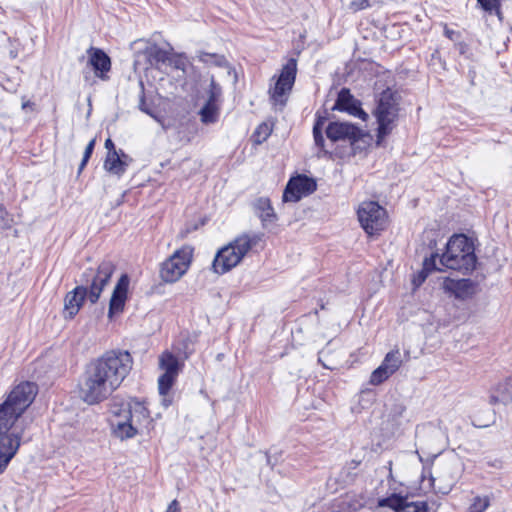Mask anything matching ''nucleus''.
Wrapping results in <instances>:
<instances>
[{
	"mask_svg": "<svg viewBox=\"0 0 512 512\" xmlns=\"http://www.w3.org/2000/svg\"><path fill=\"white\" fill-rule=\"evenodd\" d=\"M129 352L111 350L93 361L85 372L80 392L89 405L106 400L116 391L132 369Z\"/></svg>",
	"mask_w": 512,
	"mask_h": 512,
	"instance_id": "nucleus-1",
	"label": "nucleus"
},
{
	"mask_svg": "<svg viewBox=\"0 0 512 512\" xmlns=\"http://www.w3.org/2000/svg\"><path fill=\"white\" fill-rule=\"evenodd\" d=\"M109 412L112 435L121 441L142 434L151 423L150 412L145 403L135 398L113 399Z\"/></svg>",
	"mask_w": 512,
	"mask_h": 512,
	"instance_id": "nucleus-2",
	"label": "nucleus"
},
{
	"mask_svg": "<svg viewBox=\"0 0 512 512\" xmlns=\"http://www.w3.org/2000/svg\"><path fill=\"white\" fill-rule=\"evenodd\" d=\"M114 271L115 265L110 260H103L97 269L85 270L82 274L83 285L70 291L64 299L65 317L73 318L79 312L86 297L95 304Z\"/></svg>",
	"mask_w": 512,
	"mask_h": 512,
	"instance_id": "nucleus-3",
	"label": "nucleus"
},
{
	"mask_svg": "<svg viewBox=\"0 0 512 512\" xmlns=\"http://www.w3.org/2000/svg\"><path fill=\"white\" fill-rule=\"evenodd\" d=\"M262 234L244 233L228 245L221 248L215 255L212 269L217 274H224L236 267L244 256L262 240Z\"/></svg>",
	"mask_w": 512,
	"mask_h": 512,
	"instance_id": "nucleus-4",
	"label": "nucleus"
},
{
	"mask_svg": "<svg viewBox=\"0 0 512 512\" xmlns=\"http://www.w3.org/2000/svg\"><path fill=\"white\" fill-rule=\"evenodd\" d=\"M476 241V237L463 233L450 236V270L458 271L463 275L473 272L477 264Z\"/></svg>",
	"mask_w": 512,
	"mask_h": 512,
	"instance_id": "nucleus-5",
	"label": "nucleus"
},
{
	"mask_svg": "<svg viewBox=\"0 0 512 512\" xmlns=\"http://www.w3.org/2000/svg\"><path fill=\"white\" fill-rule=\"evenodd\" d=\"M398 98L391 89L384 90L378 100L375 110V117L378 123L377 145H380L384 138L391 133L398 118Z\"/></svg>",
	"mask_w": 512,
	"mask_h": 512,
	"instance_id": "nucleus-6",
	"label": "nucleus"
},
{
	"mask_svg": "<svg viewBox=\"0 0 512 512\" xmlns=\"http://www.w3.org/2000/svg\"><path fill=\"white\" fill-rule=\"evenodd\" d=\"M456 414L467 415L476 428H486L495 423V411L486 407L485 401L474 397H466L454 404Z\"/></svg>",
	"mask_w": 512,
	"mask_h": 512,
	"instance_id": "nucleus-7",
	"label": "nucleus"
},
{
	"mask_svg": "<svg viewBox=\"0 0 512 512\" xmlns=\"http://www.w3.org/2000/svg\"><path fill=\"white\" fill-rule=\"evenodd\" d=\"M193 257V248L185 245L176 250L162 263L160 276L166 283L178 281L188 270Z\"/></svg>",
	"mask_w": 512,
	"mask_h": 512,
	"instance_id": "nucleus-8",
	"label": "nucleus"
},
{
	"mask_svg": "<svg viewBox=\"0 0 512 512\" xmlns=\"http://www.w3.org/2000/svg\"><path fill=\"white\" fill-rule=\"evenodd\" d=\"M357 215L361 227L369 236L379 234L386 227V210L377 202H362L357 210Z\"/></svg>",
	"mask_w": 512,
	"mask_h": 512,
	"instance_id": "nucleus-9",
	"label": "nucleus"
},
{
	"mask_svg": "<svg viewBox=\"0 0 512 512\" xmlns=\"http://www.w3.org/2000/svg\"><path fill=\"white\" fill-rule=\"evenodd\" d=\"M296 73L297 61L294 58H290L282 67L274 86L269 89L270 98L274 105L283 107L286 104L288 95L295 83Z\"/></svg>",
	"mask_w": 512,
	"mask_h": 512,
	"instance_id": "nucleus-10",
	"label": "nucleus"
},
{
	"mask_svg": "<svg viewBox=\"0 0 512 512\" xmlns=\"http://www.w3.org/2000/svg\"><path fill=\"white\" fill-rule=\"evenodd\" d=\"M37 394V387L31 382H22L15 386L3 404L20 417L31 405Z\"/></svg>",
	"mask_w": 512,
	"mask_h": 512,
	"instance_id": "nucleus-11",
	"label": "nucleus"
},
{
	"mask_svg": "<svg viewBox=\"0 0 512 512\" xmlns=\"http://www.w3.org/2000/svg\"><path fill=\"white\" fill-rule=\"evenodd\" d=\"M376 512H430L424 501H410L407 496L393 493L378 500Z\"/></svg>",
	"mask_w": 512,
	"mask_h": 512,
	"instance_id": "nucleus-12",
	"label": "nucleus"
},
{
	"mask_svg": "<svg viewBox=\"0 0 512 512\" xmlns=\"http://www.w3.org/2000/svg\"><path fill=\"white\" fill-rule=\"evenodd\" d=\"M159 367L163 374L158 379V390L160 395L165 396L181 371L182 363L172 352L164 351L159 356Z\"/></svg>",
	"mask_w": 512,
	"mask_h": 512,
	"instance_id": "nucleus-13",
	"label": "nucleus"
},
{
	"mask_svg": "<svg viewBox=\"0 0 512 512\" xmlns=\"http://www.w3.org/2000/svg\"><path fill=\"white\" fill-rule=\"evenodd\" d=\"M326 135L332 142L348 141L354 149V146L362 141L368 135L356 125L349 122L335 121L329 123L326 128Z\"/></svg>",
	"mask_w": 512,
	"mask_h": 512,
	"instance_id": "nucleus-14",
	"label": "nucleus"
},
{
	"mask_svg": "<svg viewBox=\"0 0 512 512\" xmlns=\"http://www.w3.org/2000/svg\"><path fill=\"white\" fill-rule=\"evenodd\" d=\"M315 190L316 183L313 179L305 175H298L289 180L283 194V200L285 202H297L303 196L308 195Z\"/></svg>",
	"mask_w": 512,
	"mask_h": 512,
	"instance_id": "nucleus-15",
	"label": "nucleus"
},
{
	"mask_svg": "<svg viewBox=\"0 0 512 512\" xmlns=\"http://www.w3.org/2000/svg\"><path fill=\"white\" fill-rule=\"evenodd\" d=\"M22 440V432L16 430L7 436L0 437V474H2L10 461L17 454Z\"/></svg>",
	"mask_w": 512,
	"mask_h": 512,
	"instance_id": "nucleus-16",
	"label": "nucleus"
},
{
	"mask_svg": "<svg viewBox=\"0 0 512 512\" xmlns=\"http://www.w3.org/2000/svg\"><path fill=\"white\" fill-rule=\"evenodd\" d=\"M333 109L346 111L350 115L358 117L364 121L368 118V114L361 108L360 102L356 100L346 88L341 89L338 93Z\"/></svg>",
	"mask_w": 512,
	"mask_h": 512,
	"instance_id": "nucleus-17",
	"label": "nucleus"
},
{
	"mask_svg": "<svg viewBox=\"0 0 512 512\" xmlns=\"http://www.w3.org/2000/svg\"><path fill=\"white\" fill-rule=\"evenodd\" d=\"M131 162L132 158L122 150L107 152L104 169L113 175L121 177Z\"/></svg>",
	"mask_w": 512,
	"mask_h": 512,
	"instance_id": "nucleus-18",
	"label": "nucleus"
},
{
	"mask_svg": "<svg viewBox=\"0 0 512 512\" xmlns=\"http://www.w3.org/2000/svg\"><path fill=\"white\" fill-rule=\"evenodd\" d=\"M448 267V256L446 252L441 256L438 254L431 255L430 258H426L423 263V269L414 277L413 284L418 287L420 286L428 274L433 271H444Z\"/></svg>",
	"mask_w": 512,
	"mask_h": 512,
	"instance_id": "nucleus-19",
	"label": "nucleus"
},
{
	"mask_svg": "<svg viewBox=\"0 0 512 512\" xmlns=\"http://www.w3.org/2000/svg\"><path fill=\"white\" fill-rule=\"evenodd\" d=\"M129 286V278L126 274L122 275L111 296L108 316L111 318L114 314L120 313L123 311L125 301L127 298V291Z\"/></svg>",
	"mask_w": 512,
	"mask_h": 512,
	"instance_id": "nucleus-20",
	"label": "nucleus"
},
{
	"mask_svg": "<svg viewBox=\"0 0 512 512\" xmlns=\"http://www.w3.org/2000/svg\"><path fill=\"white\" fill-rule=\"evenodd\" d=\"M88 65L91 66L95 75L101 79H106L105 74L111 68V61L108 55L101 49L90 47L87 50Z\"/></svg>",
	"mask_w": 512,
	"mask_h": 512,
	"instance_id": "nucleus-21",
	"label": "nucleus"
},
{
	"mask_svg": "<svg viewBox=\"0 0 512 512\" xmlns=\"http://www.w3.org/2000/svg\"><path fill=\"white\" fill-rule=\"evenodd\" d=\"M478 292V282L469 278L454 280L450 278V294L460 300L471 299Z\"/></svg>",
	"mask_w": 512,
	"mask_h": 512,
	"instance_id": "nucleus-22",
	"label": "nucleus"
},
{
	"mask_svg": "<svg viewBox=\"0 0 512 512\" xmlns=\"http://www.w3.org/2000/svg\"><path fill=\"white\" fill-rule=\"evenodd\" d=\"M512 403V376L507 377L499 382L494 388L491 389L489 395V404H503L507 405Z\"/></svg>",
	"mask_w": 512,
	"mask_h": 512,
	"instance_id": "nucleus-23",
	"label": "nucleus"
},
{
	"mask_svg": "<svg viewBox=\"0 0 512 512\" xmlns=\"http://www.w3.org/2000/svg\"><path fill=\"white\" fill-rule=\"evenodd\" d=\"M254 210L256 215L261 219L262 225L274 223L277 219L276 214L271 206L268 198L261 197L254 202Z\"/></svg>",
	"mask_w": 512,
	"mask_h": 512,
	"instance_id": "nucleus-24",
	"label": "nucleus"
},
{
	"mask_svg": "<svg viewBox=\"0 0 512 512\" xmlns=\"http://www.w3.org/2000/svg\"><path fill=\"white\" fill-rule=\"evenodd\" d=\"M19 417L3 403L0 404V437L9 435Z\"/></svg>",
	"mask_w": 512,
	"mask_h": 512,
	"instance_id": "nucleus-25",
	"label": "nucleus"
},
{
	"mask_svg": "<svg viewBox=\"0 0 512 512\" xmlns=\"http://www.w3.org/2000/svg\"><path fill=\"white\" fill-rule=\"evenodd\" d=\"M219 111V104L206 102L199 112L200 119L205 124L215 123L218 120Z\"/></svg>",
	"mask_w": 512,
	"mask_h": 512,
	"instance_id": "nucleus-26",
	"label": "nucleus"
},
{
	"mask_svg": "<svg viewBox=\"0 0 512 512\" xmlns=\"http://www.w3.org/2000/svg\"><path fill=\"white\" fill-rule=\"evenodd\" d=\"M402 358L399 349L388 352L381 365L390 374H394L401 366Z\"/></svg>",
	"mask_w": 512,
	"mask_h": 512,
	"instance_id": "nucleus-27",
	"label": "nucleus"
},
{
	"mask_svg": "<svg viewBox=\"0 0 512 512\" xmlns=\"http://www.w3.org/2000/svg\"><path fill=\"white\" fill-rule=\"evenodd\" d=\"M197 57L200 62L209 66L214 65L218 67H224L227 65L226 58L220 54L200 52Z\"/></svg>",
	"mask_w": 512,
	"mask_h": 512,
	"instance_id": "nucleus-28",
	"label": "nucleus"
},
{
	"mask_svg": "<svg viewBox=\"0 0 512 512\" xmlns=\"http://www.w3.org/2000/svg\"><path fill=\"white\" fill-rule=\"evenodd\" d=\"M313 137L316 146H318L321 151L317 154V157L320 158L322 155H327L329 152L324 148V137L322 135V121L318 120L313 127Z\"/></svg>",
	"mask_w": 512,
	"mask_h": 512,
	"instance_id": "nucleus-29",
	"label": "nucleus"
},
{
	"mask_svg": "<svg viewBox=\"0 0 512 512\" xmlns=\"http://www.w3.org/2000/svg\"><path fill=\"white\" fill-rule=\"evenodd\" d=\"M148 54L151 61H154L157 64H167L169 57L171 55L168 51L157 46L151 47L148 51Z\"/></svg>",
	"mask_w": 512,
	"mask_h": 512,
	"instance_id": "nucleus-30",
	"label": "nucleus"
},
{
	"mask_svg": "<svg viewBox=\"0 0 512 512\" xmlns=\"http://www.w3.org/2000/svg\"><path fill=\"white\" fill-rule=\"evenodd\" d=\"M272 126L268 123H261L253 133V140L256 144H262L270 136Z\"/></svg>",
	"mask_w": 512,
	"mask_h": 512,
	"instance_id": "nucleus-31",
	"label": "nucleus"
},
{
	"mask_svg": "<svg viewBox=\"0 0 512 512\" xmlns=\"http://www.w3.org/2000/svg\"><path fill=\"white\" fill-rule=\"evenodd\" d=\"M490 506L488 496H476L466 512H484Z\"/></svg>",
	"mask_w": 512,
	"mask_h": 512,
	"instance_id": "nucleus-32",
	"label": "nucleus"
},
{
	"mask_svg": "<svg viewBox=\"0 0 512 512\" xmlns=\"http://www.w3.org/2000/svg\"><path fill=\"white\" fill-rule=\"evenodd\" d=\"M222 95V88L216 83L214 77H211L207 102L219 104Z\"/></svg>",
	"mask_w": 512,
	"mask_h": 512,
	"instance_id": "nucleus-33",
	"label": "nucleus"
},
{
	"mask_svg": "<svg viewBox=\"0 0 512 512\" xmlns=\"http://www.w3.org/2000/svg\"><path fill=\"white\" fill-rule=\"evenodd\" d=\"M392 374L388 373V371L380 365L377 369H375L370 376V384L379 385L386 381Z\"/></svg>",
	"mask_w": 512,
	"mask_h": 512,
	"instance_id": "nucleus-34",
	"label": "nucleus"
},
{
	"mask_svg": "<svg viewBox=\"0 0 512 512\" xmlns=\"http://www.w3.org/2000/svg\"><path fill=\"white\" fill-rule=\"evenodd\" d=\"M167 65L176 70H181L182 72H185L187 66V59L182 55L171 54L167 62Z\"/></svg>",
	"mask_w": 512,
	"mask_h": 512,
	"instance_id": "nucleus-35",
	"label": "nucleus"
},
{
	"mask_svg": "<svg viewBox=\"0 0 512 512\" xmlns=\"http://www.w3.org/2000/svg\"><path fill=\"white\" fill-rule=\"evenodd\" d=\"M95 143H96V139H92L87 144L85 151H84L83 159L79 165V172H81L83 170V168L86 166L88 160L90 159V157L93 153L94 147H95Z\"/></svg>",
	"mask_w": 512,
	"mask_h": 512,
	"instance_id": "nucleus-36",
	"label": "nucleus"
},
{
	"mask_svg": "<svg viewBox=\"0 0 512 512\" xmlns=\"http://www.w3.org/2000/svg\"><path fill=\"white\" fill-rule=\"evenodd\" d=\"M480 6L488 12L498 11L501 0H477Z\"/></svg>",
	"mask_w": 512,
	"mask_h": 512,
	"instance_id": "nucleus-37",
	"label": "nucleus"
},
{
	"mask_svg": "<svg viewBox=\"0 0 512 512\" xmlns=\"http://www.w3.org/2000/svg\"><path fill=\"white\" fill-rule=\"evenodd\" d=\"M371 0H354L350 3V9L353 12H358L360 10L366 9L371 6Z\"/></svg>",
	"mask_w": 512,
	"mask_h": 512,
	"instance_id": "nucleus-38",
	"label": "nucleus"
},
{
	"mask_svg": "<svg viewBox=\"0 0 512 512\" xmlns=\"http://www.w3.org/2000/svg\"><path fill=\"white\" fill-rule=\"evenodd\" d=\"M455 49L458 51L460 55H463L465 58H469L472 54L470 47L463 42L456 43Z\"/></svg>",
	"mask_w": 512,
	"mask_h": 512,
	"instance_id": "nucleus-39",
	"label": "nucleus"
},
{
	"mask_svg": "<svg viewBox=\"0 0 512 512\" xmlns=\"http://www.w3.org/2000/svg\"><path fill=\"white\" fill-rule=\"evenodd\" d=\"M139 109L141 111L145 112L146 114L154 117V115L152 114L151 110L147 107L144 97H141V99H140Z\"/></svg>",
	"mask_w": 512,
	"mask_h": 512,
	"instance_id": "nucleus-40",
	"label": "nucleus"
},
{
	"mask_svg": "<svg viewBox=\"0 0 512 512\" xmlns=\"http://www.w3.org/2000/svg\"><path fill=\"white\" fill-rule=\"evenodd\" d=\"M105 148L107 149V152H111V151H117L116 148H115V145L113 143V141L108 138L106 141H105Z\"/></svg>",
	"mask_w": 512,
	"mask_h": 512,
	"instance_id": "nucleus-41",
	"label": "nucleus"
},
{
	"mask_svg": "<svg viewBox=\"0 0 512 512\" xmlns=\"http://www.w3.org/2000/svg\"><path fill=\"white\" fill-rule=\"evenodd\" d=\"M178 509V502L176 500H173L170 505L168 506V509L166 512H176Z\"/></svg>",
	"mask_w": 512,
	"mask_h": 512,
	"instance_id": "nucleus-42",
	"label": "nucleus"
},
{
	"mask_svg": "<svg viewBox=\"0 0 512 512\" xmlns=\"http://www.w3.org/2000/svg\"><path fill=\"white\" fill-rule=\"evenodd\" d=\"M440 64V59L433 54L430 65L433 67V69H436V67Z\"/></svg>",
	"mask_w": 512,
	"mask_h": 512,
	"instance_id": "nucleus-43",
	"label": "nucleus"
},
{
	"mask_svg": "<svg viewBox=\"0 0 512 512\" xmlns=\"http://www.w3.org/2000/svg\"><path fill=\"white\" fill-rule=\"evenodd\" d=\"M442 288L445 292H448V276L442 278Z\"/></svg>",
	"mask_w": 512,
	"mask_h": 512,
	"instance_id": "nucleus-44",
	"label": "nucleus"
},
{
	"mask_svg": "<svg viewBox=\"0 0 512 512\" xmlns=\"http://www.w3.org/2000/svg\"><path fill=\"white\" fill-rule=\"evenodd\" d=\"M33 105H34V104H33L31 101H29V100H27V101H23V102H22V109H24V110H25L26 108L31 107V106H33Z\"/></svg>",
	"mask_w": 512,
	"mask_h": 512,
	"instance_id": "nucleus-45",
	"label": "nucleus"
},
{
	"mask_svg": "<svg viewBox=\"0 0 512 512\" xmlns=\"http://www.w3.org/2000/svg\"><path fill=\"white\" fill-rule=\"evenodd\" d=\"M444 35L448 36V27H447V25L444 26Z\"/></svg>",
	"mask_w": 512,
	"mask_h": 512,
	"instance_id": "nucleus-46",
	"label": "nucleus"
},
{
	"mask_svg": "<svg viewBox=\"0 0 512 512\" xmlns=\"http://www.w3.org/2000/svg\"><path fill=\"white\" fill-rule=\"evenodd\" d=\"M452 35H453V32L450 31V34H449L450 40H453Z\"/></svg>",
	"mask_w": 512,
	"mask_h": 512,
	"instance_id": "nucleus-47",
	"label": "nucleus"
},
{
	"mask_svg": "<svg viewBox=\"0 0 512 512\" xmlns=\"http://www.w3.org/2000/svg\"><path fill=\"white\" fill-rule=\"evenodd\" d=\"M444 248L448 251V242L444 245Z\"/></svg>",
	"mask_w": 512,
	"mask_h": 512,
	"instance_id": "nucleus-48",
	"label": "nucleus"
}]
</instances>
